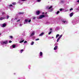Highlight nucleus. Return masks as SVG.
Here are the masks:
<instances>
[{"label": "nucleus", "mask_w": 79, "mask_h": 79, "mask_svg": "<svg viewBox=\"0 0 79 79\" xmlns=\"http://www.w3.org/2000/svg\"><path fill=\"white\" fill-rule=\"evenodd\" d=\"M17 19H18V18H15V19L12 18L11 19V21L12 23V22H13L14 21H15V20H17Z\"/></svg>", "instance_id": "nucleus-7"}, {"label": "nucleus", "mask_w": 79, "mask_h": 79, "mask_svg": "<svg viewBox=\"0 0 79 79\" xmlns=\"http://www.w3.org/2000/svg\"><path fill=\"white\" fill-rule=\"evenodd\" d=\"M31 20L30 19L29 20V21H28V22H29V23H30V22H31Z\"/></svg>", "instance_id": "nucleus-36"}, {"label": "nucleus", "mask_w": 79, "mask_h": 79, "mask_svg": "<svg viewBox=\"0 0 79 79\" xmlns=\"http://www.w3.org/2000/svg\"><path fill=\"white\" fill-rule=\"evenodd\" d=\"M63 10V9L61 8L60 9V11H61Z\"/></svg>", "instance_id": "nucleus-30"}, {"label": "nucleus", "mask_w": 79, "mask_h": 79, "mask_svg": "<svg viewBox=\"0 0 79 79\" xmlns=\"http://www.w3.org/2000/svg\"><path fill=\"white\" fill-rule=\"evenodd\" d=\"M34 44V41H32L31 42V45H33Z\"/></svg>", "instance_id": "nucleus-18"}, {"label": "nucleus", "mask_w": 79, "mask_h": 79, "mask_svg": "<svg viewBox=\"0 0 79 79\" xmlns=\"http://www.w3.org/2000/svg\"><path fill=\"white\" fill-rule=\"evenodd\" d=\"M39 40V39L38 38V39H36L35 40L36 41H37V40Z\"/></svg>", "instance_id": "nucleus-35"}, {"label": "nucleus", "mask_w": 79, "mask_h": 79, "mask_svg": "<svg viewBox=\"0 0 79 79\" xmlns=\"http://www.w3.org/2000/svg\"><path fill=\"white\" fill-rule=\"evenodd\" d=\"M21 39V40H22L23 39Z\"/></svg>", "instance_id": "nucleus-55"}, {"label": "nucleus", "mask_w": 79, "mask_h": 79, "mask_svg": "<svg viewBox=\"0 0 79 79\" xmlns=\"http://www.w3.org/2000/svg\"><path fill=\"white\" fill-rule=\"evenodd\" d=\"M60 39L59 38H58L57 40V42H58L59 41V40H60Z\"/></svg>", "instance_id": "nucleus-27"}, {"label": "nucleus", "mask_w": 79, "mask_h": 79, "mask_svg": "<svg viewBox=\"0 0 79 79\" xmlns=\"http://www.w3.org/2000/svg\"><path fill=\"white\" fill-rule=\"evenodd\" d=\"M10 38L11 39H13V37L12 36H10Z\"/></svg>", "instance_id": "nucleus-38"}, {"label": "nucleus", "mask_w": 79, "mask_h": 79, "mask_svg": "<svg viewBox=\"0 0 79 79\" xmlns=\"http://www.w3.org/2000/svg\"><path fill=\"white\" fill-rule=\"evenodd\" d=\"M48 16V15L47 16V17Z\"/></svg>", "instance_id": "nucleus-56"}, {"label": "nucleus", "mask_w": 79, "mask_h": 79, "mask_svg": "<svg viewBox=\"0 0 79 79\" xmlns=\"http://www.w3.org/2000/svg\"><path fill=\"white\" fill-rule=\"evenodd\" d=\"M5 19V17H1L0 18V20L1 21H2V20H3V19Z\"/></svg>", "instance_id": "nucleus-10"}, {"label": "nucleus", "mask_w": 79, "mask_h": 79, "mask_svg": "<svg viewBox=\"0 0 79 79\" xmlns=\"http://www.w3.org/2000/svg\"><path fill=\"white\" fill-rule=\"evenodd\" d=\"M24 41V40H21V41H19V43H23Z\"/></svg>", "instance_id": "nucleus-19"}, {"label": "nucleus", "mask_w": 79, "mask_h": 79, "mask_svg": "<svg viewBox=\"0 0 79 79\" xmlns=\"http://www.w3.org/2000/svg\"><path fill=\"white\" fill-rule=\"evenodd\" d=\"M44 17H45V15H42L40 16L39 19H41V18H43Z\"/></svg>", "instance_id": "nucleus-6"}, {"label": "nucleus", "mask_w": 79, "mask_h": 79, "mask_svg": "<svg viewBox=\"0 0 79 79\" xmlns=\"http://www.w3.org/2000/svg\"><path fill=\"white\" fill-rule=\"evenodd\" d=\"M9 43H11V42H12V41L10 40V41H9Z\"/></svg>", "instance_id": "nucleus-40"}, {"label": "nucleus", "mask_w": 79, "mask_h": 79, "mask_svg": "<svg viewBox=\"0 0 79 79\" xmlns=\"http://www.w3.org/2000/svg\"><path fill=\"white\" fill-rule=\"evenodd\" d=\"M13 6V5H12V4H10V6Z\"/></svg>", "instance_id": "nucleus-44"}, {"label": "nucleus", "mask_w": 79, "mask_h": 79, "mask_svg": "<svg viewBox=\"0 0 79 79\" xmlns=\"http://www.w3.org/2000/svg\"><path fill=\"white\" fill-rule=\"evenodd\" d=\"M59 36H60V35L59 34H57L56 35V39H57V38H58V37H59Z\"/></svg>", "instance_id": "nucleus-26"}, {"label": "nucleus", "mask_w": 79, "mask_h": 79, "mask_svg": "<svg viewBox=\"0 0 79 79\" xmlns=\"http://www.w3.org/2000/svg\"><path fill=\"white\" fill-rule=\"evenodd\" d=\"M57 48L58 46H55V47L54 48V50H56V49H57Z\"/></svg>", "instance_id": "nucleus-15"}, {"label": "nucleus", "mask_w": 79, "mask_h": 79, "mask_svg": "<svg viewBox=\"0 0 79 79\" xmlns=\"http://www.w3.org/2000/svg\"><path fill=\"white\" fill-rule=\"evenodd\" d=\"M16 3L15 2L12 3V5H16Z\"/></svg>", "instance_id": "nucleus-28"}, {"label": "nucleus", "mask_w": 79, "mask_h": 79, "mask_svg": "<svg viewBox=\"0 0 79 79\" xmlns=\"http://www.w3.org/2000/svg\"><path fill=\"white\" fill-rule=\"evenodd\" d=\"M8 44V41L6 40L5 41L2 42L1 43L2 45H6Z\"/></svg>", "instance_id": "nucleus-3"}, {"label": "nucleus", "mask_w": 79, "mask_h": 79, "mask_svg": "<svg viewBox=\"0 0 79 79\" xmlns=\"http://www.w3.org/2000/svg\"><path fill=\"white\" fill-rule=\"evenodd\" d=\"M40 11H36V14L37 15H39L40 14Z\"/></svg>", "instance_id": "nucleus-9"}, {"label": "nucleus", "mask_w": 79, "mask_h": 79, "mask_svg": "<svg viewBox=\"0 0 79 79\" xmlns=\"http://www.w3.org/2000/svg\"><path fill=\"white\" fill-rule=\"evenodd\" d=\"M77 3H79V0H78V1H77Z\"/></svg>", "instance_id": "nucleus-45"}, {"label": "nucleus", "mask_w": 79, "mask_h": 79, "mask_svg": "<svg viewBox=\"0 0 79 79\" xmlns=\"http://www.w3.org/2000/svg\"><path fill=\"white\" fill-rule=\"evenodd\" d=\"M43 55V53H42V52H40V54L39 55V56H39V57L40 58H41V57H43V56H42Z\"/></svg>", "instance_id": "nucleus-4"}, {"label": "nucleus", "mask_w": 79, "mask_h": 79, "mask_svg": "<svg viewBox=\"0 0 79 79\" xmlns=\"http://www.w3.org/2000/svg\"><path fill=\"white\" fill-rule=\"evenodd\" d=\"M2 1H1V0H0V2H1Z\"/></svg>", "instance_id": "nucleus-52"}, {"label": "nucleus", "mask_w": 79, "mask_h": 79, "mask_svg": "<svg viewBox=\"0 0 79 79\" xmlns=\"http://www.w3.org/2000/svg\"><path fill=\"white\" fill-rule=\"evenodd\" d=\"M2 15H5V13L4 12H2Z\"/></svg>", "instance_id": "nucleus-34"}, {"label": "nucleus", "mask_w": 79, "mask_h": 79, "mask_svg": "<svg viewBox=\"0 0 79 79\" xmlns=\"http://www.w3.org/2000/svg\"><path fill=\"white\" fill-rule=\"evenodd\" d=\"M50 30H51V31H52V28H50Z\"/></svg>", "instance_id": "nucleus-46"}, {"label": "nucleus", "mask_w": 79, "mask_h": 79, "mask_svg": "<svg viewBox=\"0 0 79 79\" xmlns=\"http://www.w3.org/2000/svg\"><path fill=\"white\" fill-rule=\"evenodd\" d=\"M22 25H23V24H20L19 25V26H20V27H21Z\"/></svg>", "instance_id": "nucleus-31"}, {"label": "nucleus", "mask_w": 79, "mask_h": 79, "mask_svg": "<svg viewBox=\"0 0 79 79\" xmlns=\"http://www.w3.org/2000/svg\"><path fill=\"white\" fill-rule=\"evenodd\" d=\"M1 35V34H0V35Z\"/></svg>", "instance_id": "nucleus-54"}, {"label": "nucleus", "mask_w": 79, "mask_h": 79, "mask_svg": "<svg viewBox=\"0 0 79 79\" xmlns=\"http://www.w3.org/2000/svg\"><path fill=\"white\" fill-rule=\"evenodd\" d=\"M6 23L2 24L1 25V27H5V26H6Z\"/></svg>", "instance_id": "nucleus-8"}, {"label": "nucleus", "mask_w": 79, "mask_h": 79, "mask_svg": "<svg viewBox=\"0 0 79 79\" xmlns=\"http://www.w3.org/2000/svg\"><path fill=\"white\" fill-rule=\"evenodd\" d=\"M47 9H51L52 8H53V6H51L50 7H49L48 6L47 7Z\"/></svg>", "instance_id": "nucleus-14"}, {"label": "nucleus", "mask_w": 79, "mask_h": 79, "mask_svg": "<svg viewBox=\"0 0 79 79\" xmlns=\"http://www.w3.org/2000/svg\"><path fill=\"white\" fill-rule=\"evenodd\" d=\"M62 36H63V35H60V36H59V39H61V37H62Z\"/></svg>", "instance_id": "nucleus-24"}, {"label": "nucleus", "mask_w": 79, "mask_h": 79, "mask_svg": "<svg viewBox=\"0 0 79 79\" xmlns=\"http://www.w3.org/2000/svg\"><path fill=\"white\" fill-rule=\"evenodd\" d=\"M42 14H44V12H43V13H42Z\"/></svg>", "instance_id": "nucleus-49"}, {"label": "nucleus", "mask_w": 79, "mask_h": 79, "mask_svg": "<svg viewBox=\"0 0 79 79\" xmlns=\"http://www.w3.org/2000/svg\"><path fill=\"white\" fill-rule=\"evenodd\" d=\"M24 51V50L23 49H21L20 50V53H23V51Z\"/></svg>", "instance_id": "nucleus-25"}, {"label": "nucleus", "mask_w": 79, "mask_h": 79, "mask_svg": "<svg viewBox=\"0 0 79 79\" xmlns=\"http://www.w3.org/2000/svg\"><path fill=\"white\" fill-rule=\"evenodd\" d=\"M34 34H35V33H34V32L32 33L31 35V36H32V35H34Z\"/></svg>", "instance_id": "nucleus-23"}, {"label": "nucleus", "mask_w": 79, "mask_h": 79, "mask_svg": "<svg viewBox=\"0 0 79 79\" xmlns=\"http://www.w3.org/2000/svg\"><path fill=\"white\" fill-rule=\"evenodd\" d=\"M59 29H60V27H56L55 30L56 31H57L58 30H59Z\"/></svg>", "instance_id": "nucleus-13"}, {"label": "nucleus", "mask_w": 79, "mask_h": 79, "mask_svg": "<svg viewBox=\"0 0 79 79\" xmlns=\"http://www.w3.org/2000/svg\"><path fill=\"white\" fill-rule=\"evenodd\" d=\"M53 11V8H52L51 9V11Z\"/></svg>", "instance_id": "nucleus-43"}, {"label": "nucleus", "mask_w": 79, "mask_h": 79, "mask_svg": "<svg viewBox=\"0 0 79 79\" xmlns=\"http://www.w3.org/2000/svg\"><path fill=\"white\" fill-rule=\"evenodd\" d=\"M35 19V17H33V19Z\"/></svg>", "instance_id": "nucleus-42"}, {"label": "nucleus", "mask_w": 79, "mask_h": 79, "mask_svg": "<svg viewBox=\"0 0 79 79\" xmlns=\"http://www.w3.org/2000/svg\"><path fill=\"white\" fill-rule=\"evenodd\" d=\"M73 10V8H71L70 9V11H71V10Z\"/></svg>", "instance_id": "nucleus-39"}, {"label": "nucleus", "mask_w": 79, "mask_h": 79, "mask_svg": "<svg viewBox=\"0 0 79 79\" xmlns=\"http://www.w3.org/2000/svg\"><path fill=\"white\" fill-rule=\"evenodd\" d=\"M52 31H50L49 33H48V34L49 35H50V34H51V33H52Z\"/></svg>", "instance_id": "nucleus-33"}, {"label": "nucleus", "mask_w": 79, "mask_h": 79, "mask_svg": "<svg viewBox=\"0 0 79 79\" xmlns=\"http://www.w3.org/2000/svg\"><path fill=\"white\" fill-rule=\"evenodd\" d=\"M47 13L46 12V14H47Z\"/></svg>", "instance_id": "nucleus-53"}, {"label": "nucleus", "mask_w": 79, "mask_h": 79, "mask_svg": "<svg viewBox=\"0 0 79 79\" xmlns=\"http://www.w3.org/2000/svg\"><path fill=\"white\" fill-rule=\"evenodd\" d=\"M79 23V21H77V20L76 19H74L72 21V23L73 25H75L76 23Z\"/></svg>", "instance_id": "nucleus-2"}, {"label": "nucleus", "mask_w": 79, "mask_h": 79, "mask_svg": "<svg viewBox=\"0 0 79 79\" xmlns=\"http://www.w3.org/2000/svg\"><path fill=\"white\" fill-rule=\"evenodd\" d=\"M19 79H22L21 78H19Z\"/></svg>", "instance_id": "nucleus-51"}, {"label": "nucleus", "mask_w": 79, "mask_h": 79, "mask_svg": "<svg viewBox=\"0 0 79 79\" xmlns=\"http://www.w3.org/2000/svg\"><path fill=\"white\" fill-rule=\"evenodd\" d=\"M53 38H54V37H53V36H52V39H53Z\"/></svg>", "instance_id": "nucleus-47"}, {"label": "nucleus", "mask_w": 79, "mask_h": 79, "mask_svg": "<svg viewBox=\"0 0 79 79\" xmlns=\"http://www.w3.org/2000/svg\"><path fill=\"white\" fill-rule=\"evenodd\" d=\"M26 43H27V41H25L24 42V44H26Z\"/></svg>", "instance_id": "nucleus-37"}, {"label": "nucleus", "mask_w": 79, "mask_h": 79, "mask_svg": "<svg viewBox=\"0 0 79 79\" xmlns=\"http://www.w3.org/2000/svg\"><path fill=\"white\" fill-rule=\"evenodd\" d=\"M18 14L19 15H23V14H24V13L23 12H19V13H18Z\"/></svg>", "instance_id": "nucleus-17"}, {"label": "nucleus", "mask_w": 79, "mask_h": 79, "mask_svg": "<svg viewBox=\"0 0 79 79\" xmlns=\"http://www.w3.org/2000/svg\"><path fill=\"white\" fill-rule=\"evenodd\" d=\"M44 34V32H42V33L40 34L39 35L40 36H42V35H43Z\"/></svg>", "instance_id": "nucleus-16"}, {"label": "nucleus", "mask_w": 79, "mask_h": 79, "mask_svg": "<svg viewBox=\"0 0 79 79\" xmlns=\"http://www.w3.org/2000/svg\"><path fill=\"white\" fill-rule=\"evenodd\" d=\"M61 21L62 22V24H66L68 23V21L64 19L62 20Z\"/></svg>", "instance_id": "nucleus-1"}, {"label": "nucleus", "mask_w": 79, "mask_h": 79, "mask_svg": "<svg viewBox=\"0 0 79 79\" xmlns=\"http://www.w3.org/2000/svg\"><path fill=\"white\" fill-rule=\"evenodd\" d=\"M5 18L6 19H8V18H9V16L7 15V16H6Z\"/></svg>", "instance_id": "nucleus-20"}, {"label": "nucleus", "mask_w": 79, "mask_h": 79, "mask_svg": "<svg viewBox=\"0 0 79 79\" xmlns=\"http://www.w3.org/2000/svg\"><path fill=\"white\" fill-rule=\"evenodd\" d=\"M58 45V44L57 43H56L54 44V46H57V45Z\"/></svg>", "instance_id": "nucleus-21"}, {"label": "nucleus", "mask_w": 79, "mask_h": 79, "mask_svg": "<svg viewBox=\"0 0 79 79\" xmlns=\"http://www.w3.org/2000/svg\"><path fill=\"white\" fill-rule=\"evenodd\" d=\"M37 2H41V0H37Z\"/></svg>", "instance_id": "nucleus-29"}, {"label": "nucleus", "mask_w": 79, "mask_h": 79, "mask_svg": "<svg viewBox=\"0 0 79 79\" xmlns=\"http://www.w3.org/2000/svg\"><path fill=\"white\" fill-rule=\"evenodd\" d=\"M30 66H31V65H29V67H30Z\"/></svg>", "instance_id": "nucleus-50"}, {"label": "nucleus", "mask_w": 79, "mask_h": 79, "mask_svg": "<svg viewBox=\"0 0 79 79\" xmlns=\"http://www.w3.org/2000/svg\"><path fill=\"white\" fill-rule=\"evenodd\" d=\"M27 22H28V20L27 19H25V22H24V24H26Z\"/></svg>", "instance_id": "nucleus-12"}, {"label": "nucleus", "mask_w": 79, "mask_h": 79, "mask_svg": "<svg viewBox=\"0 0 79 79\" xmlns=\"http://www.w3.org/2000/svg\"><path fill=\"white\" fill-rule=\"evenodd\" d=\"M19 21H20V19H19L17 21V22H19Z\"/></svg>", "instance_id": "nucleus-41"}, {"label": "nucleus", "mask_w": 79, "mask_h": 79, "mask_svg": "<svg viewBox=\"0 0 79 79\" xmlns=\"http://www.w3.org/2000/svg\"><path fill=\"white\" fill-rule=\"evenodd\" d=\"M15 47H16V45L14 44L10 47V49H13V48H14Z\"/></svg>", "instance_id": "nucleus-5"}, {"label": "nucleus", "mask_w": 79, "mask_h": 79, "mask_svg": "<svg viewBox=\"0 0 79 79\" xmlns=\"http://www.w3.org/2000/svg\"><path fill=\"white\" fill-rule=\"evenodd\" d=\"M63 10L64 12H66V11H68V10H66V9H63Z\"/></svg>", "instance_id": "nucleus-22"}, {"label": "nucleus", "mask_w": 79, "mask_h": 79, "mask_svg": "<svg viewBox=\"0 0 79 79\" xmlns=\"http://www.w3.org/2000/svg\"><path fill=\"white\" fill-rule=\"evenodd\" d=\"M58 13H60V11H57V12H56V14H58Z\"/></svg>", "instance_id": "nucleus-32"}, {"label": "nucleus", "mask_w": 79, "mask_h": 79, "mask_svg": "<svg viewBox=\"0 0 79 79\" xmlns=\"http://www.w3.org/2000/svg\"><path fill=\"white\" fill-rule=\"evenodd\" d=\"M22 1H25L26 0H22Z\"/></svg>", "instance_id": "nucleus-48"}, {"label": "nucleus", "mask_w": 79, "mask_h": 79, "mask_svg": "<svg viewBox=\"0 0 79 79\" xmlns=\"http://www.w3.org/2000/svg\"><path fill=\"white\" fill-rule=\"evenodd\" d=\"M73 15H74V13H73V12L70 13L69 14V16H70V17H72V16H73Z\"/></svg>", "instance_id": "nucleus-11"}]
</instances>
